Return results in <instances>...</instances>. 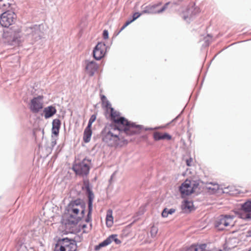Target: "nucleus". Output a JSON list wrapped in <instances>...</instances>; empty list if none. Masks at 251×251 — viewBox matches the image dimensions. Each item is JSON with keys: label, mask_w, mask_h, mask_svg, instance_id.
Listing matches in <instances>:
<instances>
[{"label": "nucleus", "mask_w": 251, "mask_h": 251, "mask_svg": "<svg viewBox=\"0 0 251 251\" xmlns=\"http://www.w3.org/2000/svg\"><path fill=\"white\" fill-rule=\"evenodd\" d=\"M109 243L108 240L105 239L101 243H99L98 245H96L95 246V250L96 251H99L100 250V249L102 247H105L106 246H108V243Z\"/></svg>", "instance_id": "obj_28"}, {"label": "nucleus", "mask_w": 251, "mask_h": 251, "mask_svg": "<svg viewBox=\"0 0 251 251\" xmlns=\"http://www.w3.org/2000/svg\"><path fill=\"white\" fill-rule=\"evenodd\" d=\"M129 24L126 22L123 25H124L125 27H126Z\"/></svg>", "instance_id": "obj_46"}, {"label": "nucleus", "mask_w": 251, "mask_h": 251, "mask_svg": "<svg viewBox=\"0 0 251 251\" xmlns=\"http://www.w3.org/2000/svg\"><path fill=\"white\" fill-rule=\"evenodd\" d=\"M123 142H124V143H127V141L126 140H125V139L123 140Z\"/></svg>", "instance_id": "obj_52"}, {"label": "nucleus", "mask_w": 251, "mask_h": 251, "mask_svg": "<svg viewBox=\"0 0 251 251\" xmlns=\"http://www.w3.org/2000/svg\"><path fill=\"white\" fill-rule=\"evenodd\" d=\"M88 212L87 213V217L85 221L86 223H89L92 220V213L93 211V202H88Z\"/></svg>", "instance_id": "obj_24"}, {"label": "nucleus", "mask_w": 251, "mask_h": 251, "mask_svg": "<svg viewBox=\"0 0 251 251\" xmlns=\"http://www.w3.org/2000/svg\"><path fill=\"white\" fill-rule=\"evenodd\" d=\"M7 4H8L9 6H10V5H11L12 4L11 3H10V2H8L7 3Z\"/></svg>", "instance_id": "obj_51"}, {"label": "nucleus", "mask_w": 251, "mask_h": 251, "mask_svg": "<svg viewBox=\"0 0 251 251\" xmlns=\"http://www.w3.org/2000/svg\"><path fill=\"white\" fill-rule=\"evenodd\" d=\"M106 53V46L104 43L99 42L94 47L92 55L96 60H100Z\"/></svg>", "instance_id": "obj_12"}, {"label": "nucleus", "mask_w": 251, "mask_h": 251, "mask_svg": "<svg viewBox=\"0 0 251 251\" xmlns=\"http://www.w3.org/2000/svg\"><path fill=\"white\" fill-rule=\"evenodd\" d=\"M86 226H87L86 225L84 224L82 226V227L83 228H85L86 227Z\"/></svg>", "instance_id": "obj_49"}, {"label": "nucleus", "mask_w": 251, "mask_h": 251, "mask_svg": "<svg viewBox=\"0 0 251 251\" xmlns=\"http://www.w3.org/2000/svg\"><path fill=\"white\" fill-rule=\"evenodd\" d=\"M83 190H86V193L88 196V202H93L94 198V193L90 187V182L88 179L83 180V186L82 187Z\"/></svg>", "instance_id": "obj_18"}, {"label": "nucleus", "mask_w": 251, "mask_h": 251, "mask_svg": "<svg viewBox=\"0 0 251 251\" xmlns=\"http://www.w3.org/2000/svg\"><path fill=\"white\" fill-rule=\"evenodd\" d=\"M96 118H97L96 115V114H93L90 117L88 122H89L93 124L95 121V120L96 119Z\"/></svg>", "instance_id": "obj_35"}, {"label": "nucleus", "mask_w": 251, "mask_h": 251, "mask_svg": "<svg viewBox=\"0 0 251 251\" xmlns=\"http://www.w3.org/2000/svg\"><path fill=\"white\" fill-rule=\"evenodd\" d=\"M234 217L228 215L220 216L215 222V227L220 230L234 225Z\"/></svg>", "instance_id": "obj_4"}, {"label": "nucleus", "mask_w": 251, "mask_h": 251, "mask_svg": "<svg viewBox=\"0 0 251 251\" xmlns=\"http://www.w3.org/2000/svg\"><path fill=\"white\" fill-rule=\"evenodd\" d=\"M108 31L107 30L104 29L103 31L102 37L104 39H107L108 38Z\"/></svg>", "instance_id": "obj_34"}, {"label": "nucleus", "mask_w": 251, "mask_h": 251, "mask_svg": "<svg viewBox=\"0 0 251 251\" xmlns=\"http://www.w3.org/2000/svg\"><path fill=\"white\" fill-rule=\"evenodd\" d=\"M176 211V209L175 208H171L169 209L168 208H165L163 209L161 215L164 218H166L169 215H172Z\"/></svg>", "instance_id": "obj_25"}, {"label": "nucleus", "mask_w": 251, "mask_h": 251, "mask_svg": "<svg viewBox=\"0 0 251 251\" xmlns=\"http://www.w3.org/2000/svg\"><path fill=\"white\" fill-rule=\"evenodd\" d=\"M6 32L9 34L13 45L19 44L21 29L19 26L15 25H13L6 31Z\"/></svg>", "instance_id": "obj_13"}, {"label": "nucleus", "mask_w": 251, "mask_h": 251, "mask_svg": "<svg viewBox=\"0 0 251 251\" xmlns=\"http://www.w3.org/2000/svg\"><path fill=\"white\" fill-rule=\"evenodd\" d=\"M129 24L126 22L123 25H124L125 27H126Z\"/></svg>", "instance_id": "obj_47"}, {"label": "nucleus", "mask_w": 251, "mask_h": 251, "mask_svg": "<svg viewBox=\"0 0 251 251\" xmlns=\"http://www.w3.org/2000/svg\"><path fill=\"white\" fill-rule=\"evenodd\" d=\"M145 130H153V129L152 128H145L144 129Z\"/></svg>", "instance_id": "obj_45"}, {"label": "nucleus", "mask_w": 251, "mask_h": 251, "mask_svg": "<svg viewBox=\"0 0 251 251\" xmlns=\"http://www.w3.org/2000/svg\"><path fill=\"white\" fill-rule=\"evenodd\" d=\"M129 25L131 24V22H130V21L127 20L126 21Z\"/></svg>", "instance_id": "obj_50"}, {"label": "nucleus", "mask_w": 251, "mask_h": 251, "mask_svg": "<svg viewBox=\"0 0 251 251\" xmlns=\"http://www.w3.org/2000/svg\"><path fill=\"white\" fill-rule=\"evenodd\" d=\"M169 3V2L166 3L160 8H158V7L162 4L161 2H158L153 4H149L145 6H144L145 4H143L141 6V8L143 9L142 10V13L148 14H156L161 13L167 9Z\"/></svg>", "instance_id": "obj_5"}, {"label": "nucleus", "mask_w": 251, "mask_h": 251, "mask_svg": "<svg viewBox=\"0 0 251 251\" xmlns=\"http://www.w3.org/2000/svg\"><path fill=\"white\" fill-rule=\"evenodd\" d=\"M236 191L234 186L230 185L225 188V189H223L222 193H228L230 195H234L237 193Z\"/></svg>", "instance_id": "obj_26"}, {"label": "nucleus", "mask_w": 251, "mask_h": 251, "mask_svg": "<svg viewBox=\"0 0 251 251\" xmlns=\"http://www.w3.org/2000/svg\"><path fill=\"white\" fill-rule=\"evenodd\" d=\"M243 209L246 212H251V201L245 202L242 206Z\"/></svg>", "instance_id": "obj_29"}, {"label": "nucleus", "mask_w": 251, "mask_h": 251, "mask_svg": "<svg viewBox=\"0 0 251 251\" xmlns=\"http://www.w3.org/2000/svg\"><path fill=\"white\" fill-rule=\"evenodd\" d=\"M53 251H57L56 250H55V249H54Z\"/></svg>", "instance_id": "obj_55"}, {"label": "nucleus", "mask_w": 251, "mask_h": 251, "mask_svg": "<svg viewBox=\"0 0 251 251\" xmlns=\"http://www.w3.org/2000/svg\"><path fill=\"white\" fill-rule=\"evenodd\" d=\"M191 162H192V158H190L189 159L186 160V164L188 166H191Z\"/></svg>", "instance_id": "obj_39"}, {"label": "nucleus", "mask_w": 251, "mask_h": 251, "mask_svg": "<svg viewBox=\"0 0 251 251\" xmlns=\"http://www.w3.org/2000/svg\"><path fill=\"white\" fill-rule=\"evenodd\" d=\"M85 70L90 76H93L99 68L98 64L93 60H85Z\"/></svg>", "instance_id": "obj_17"}, {"label": "nucleus", "mask_w": 251, "mask_h": 251, "mask_svg": "<svg viewBox=\"0 0 251 251\" xmlns=\"http://www.w3.org/2000/svg\"><path fill=\"white\" fill-rule=\"evenodd\" d=\"M92 134V130L84 129L83 133V139L85 143H87L90 142Z\"/></svg>", "instance_id": "obj_23"}, {"label": "nucleus", "mask_w": 251, "mask_h": 251, "mask_svg": "<svg viewBox=\"0 0 251 251\" xmlns=\"http://www.w3.org/2000/svg\"><path fill=\"white\" fill-rule=\"evenodd\" d=\"M128 20L130 21V22H131V23L134 21L132 18H129Z\"/></svg>", "instance_id": "obj_44"}, {"label": "nucleus", "mask_w": 251, "mask_h": 251, "mask_svg": "<svg viewBox=\"0 0 251 251\" xmlns=\"http://www.w3.org/2000/svg\"><path fill=\"white\" fill-rule=\"evenodd\" d=\"M199 185V182L198 180H191V189H193V193L195 192L198 186Z\"/></svg>", "instance_id": "obj_30"}, {"label": "nucleus", "mask_w": 251, "mask_h": 251, "mask_svg": "<svg viewBox=\"0 0 251 251\" xmlns=\"http://www.w3.org/2000/svg\"><path fill=\"white\" fill-rule=\"evenodd\" d=\"M181 207L182 210L190 209L191 208L190 202L187 200H185Z\"/></svg>", "instance_id": "obj_31"}, {"label": "nucleus", "mask_w": 251, "mask_h": 251, "mask_svg": "<svg viewBox=\"0 0 251 251\" xmlns=\"http://www.w3.org/2000/svg\"><path fill=\"white\" fill-rule=\"evenodd\" d=\"M56 144V139H52V141L51 142V149L55 146V145Z\"/></svg>", "instance_id": "obj_37"}, {"label": "nucleus", "mask_w": 251, "mask_h": 251, "mask_svg": "<svg viewBox=\"0 0 251 251\" xmlns=\"http://www.w3.org/2000/svg\"><path fill=\"white\" fill-rule=\"evenodd\" d=\"M43 26L42 25H34L31 26L26 27V34L30 35L35 40L40 39L42 36L41 28Z\"/></svg>", "instance_id": "obj_11"}, {"label": "nucleus", "mask_w": 251, "mask_h": 251, "mask_svg": "<svg viewBox=\"0 0 251 251\" xmlns=\"http://www.w3.org/2000/svg\"><path fill=\"white\" fill-rule=\"evenodd\" d=\"M201 46H202V47H203L204 46V44H202Z\"/></svg>", "instance_id": "obj_54"}, {"label": "nucleus", "mask_w": 251, "mask_h": 251, "mask_svg": "<svg viewBox=\"0 0 251 251\" xmlns=\"http://www.w3.org/2000/svg\"><path fill=\"white\" fill-rule=\"evenodd\" d=\"M100 98H101V101L104 102V100H106V97L104 96V95H101V97H100Z\"/></svg>", "instance_id": "obj_41"}, {"label": "nucleus", "mask_w": 251, "mask_h": 251, "mask_svg": "<svg viewBox=\"0 0 251 251\" xmlns=\"http://www.w3.org/2000/svg\"><path fill=\"white\" fill-rule=\"evenodd\" d=\"M181 113L179 114L178 115H177L175 118H174L171 122V123H172V122H175L178 118V117L180 116Z\"/></svg>", "instance_id": "obj_43"}, {"label": "nucleus", "mask_w": 251, "mask_h": 251, "mask_svg": "<svg viewBox=\"0 0 251 251\" xmlns=\"http://www.w3.org/2000/svg\"><path fill=\"white\" fill-rule=\"evenodd\" d=\"M86 203L83 200L82 204L80 207V216L76 217L73 214H70L69 216L67 219H64L63 223L67 225L75 226L76 225L79 221H80L82 218L84 217L86 212Z\"/></svg>", "instance_id": "obj_6"}, {"label": "nucleus", "mask_w": 251, "mask_h": 251, "mask_svg": "<svg viewBox=\"0 0 251 251\" xmlns=\"http://www.w3.org/2000/svg\"><path fill=\"white\" fill-rule=\"evenodd\" d=\"M16 15L14 12L7 11L2 13L0 17V24L2 26L9 27L12 25L16 19Z\"/></svg>", "instance_id": "obj_10"}, {"label": "nucleus", "mask_w": 251, "mask_h": 251, "mask_svg": "<svg viewBox=\"0 0 251 251\" xmlns=\"http://www.w3.org/2000/svg\"><path fill=\"white\" fill-rule=\"evenodd\" d=\"M203 66H204V62H203V63H202V67H203Z\"/></svg>", "instance_id": "obj_53"}, {"label": "nucleus", "mask_w": 251, "mask_h": 251, "mask_svg": "<svg viewBox=\"0 0 251 251\" xmlns=\"http://www.w3.org/2000/svg\"><path fill=\"white\" fill-rule=\"evenodd\" d=\"M179 191L182 198L189 196L193 193V189H191V180L186 179L179 186Z\"/></svg>", "instance_id": "obj_16"}, {"label": "nucleus", "mask_w": 251, "mask_h": 251, "mask_svg": "<svg viewBox=\"0 0 251 251\" xmlns=\"http://www.w3.org/2000/svg\"><path fill=\"white\" fill-rule=\"evenodd\" d=\"M223 188L215 182H206L205 183V192L209 194H216L222 193Z\"/></svg>", "instance_id": "obj_15"}, {"label": "nucleus", "mask_w": 251, "mask_h": 251, "mask_svg": "<svg viewBox=\"0 0 251 251\" xmlns=\"http://www.w3.org/2000/svg\"><path fill=\"white\" fill-rule=\"evenodd\" d=\"M82 199L78 198L72 200L65 208V215L66 216L74 214L77 215L80 211V207L82 204Z\"/></svg>", "instance_id": "obj_9"}, {"label": "nucleus", "mask_w": 251, "mask_h": 251, "mask_svg": "<svg viewBox=\"0 0 251 251\" xmlns=\"http://www.w3.org/2000/svg\"><path fill=\"white\" fill-rule=\"evenodd\" d=\"M113 220L112 211L111 210H108L106 217V225L107 226L110 227L112 226Z\"/></svg>", "instance_id": "obj_22"}, {"label": "nucleus", "mask_w": 251, "mask_h": 251, "mask_svg": "<svg viewBox=\"0 0 251 251\" xmlns=\"http://www.w3.org/2000/svg\"><path fill=\"white\" fill-rule=\"evenodd\" d=\"M200 12L199 7L195 3L189 5L182 12V18L187 23H190Z\"/></svg>", "instance_id": "obj_7"}, {"label": "nucleus", "mask_w": 251, "mask_h": 251, "mask_svg": "<svg viewBox=\"0 0 251 251\" xmlns=\"http://www.w3.org/2000/svg\"><path fill=\"white\" fill-rule=\"evenodd\" d=\"M112 123L110 125L111 129L119 133H123L128 136L140 133L143 128L141 125H136L134 123L128 121L126 118L120 116L119 112L114 110L111 108L110 114Z\"/></svg>", "instance_id": "obj_1"}, {"label": "nucleus", "mask_w": 251, "mask_h": 251, "mask_svg": "<svg viewBox=\"0 0 251 251\" xmlns=\"http://www.w3.org/2000/svg\"><path fill=\"white\" fill-rule=\"evenodd\" d=\"M56 109L52 105L48 106L43 109L44 116L46 119H48L52 117L56 113Z\"/></svg>", "instance_id": "obj_19"}, {"label": "nucleus", "mask_w": 251, "mask_h": 251, "mask_svg": "<svg viewBox=\"0 0 251 251\" xmlns=\"http://www.w3.org/2000/svg\"><path fill=\"white\" fill-rule=\"evenodd\" d=\"M157 231H158L157 227L155 226H152L151 227V231H150L151 236L152 237H154L156 236V235L157 233Z\"/></svg>", "instance_id": "obj_32"}, {"label": "nucleus", "mask_w": 251, "mask_h": 251, "mask_svg": "<svg viewBox=\"0 0 251 251\" xmlns=\"http://www.w3.org/2000/svg\"><path fill=\"white\" fill-rule=\"evenodd\" d=\"M105 106L107 108H109L110 110H111V108H112L111 107V105L110 103V102L108 101V100H106V104L105 105Z\"/></svg>", "instance_id": "obj_36"}, {"label": "nucleus", "mask_w": 251, "mask_h": 251, "mask_svg": "<svg viewBox=\"0 0 251 251\" xmlns=\"http://www.w3.org/2000/svg\"><path fill=\"white\" fill-rule=\"evenodd\" d=\"M61 124V121L59 119H55L52 121L51 128L52 134L56 136L58 135Z\"/></svg>", "instance_id": "obj_20"}, {"label": "nucleus", "mask_w": 251, "mask_h": 251, "mask_svg": "<svg viewBox=\"0 0 251 251\" xmlns=\"http://www.w3.org/2000/svg\"><path fill=\"white\" fill-rule=\"evenodd\" d=\"M208 39H207V41H208V42H209L210 41H211L212 40V37L211 36H208ZM209 45V43H207L205 42V45Z\"/></svg>", "instance_id": "obj_42"}, {"label": "nucleus", "mask_w": 251, "mask_h": 251, "mask_svg": "<svg viewBox=\"0 0 251 251\" xmlns=\"http://www.w3.org/2000/svg\"><path fill=\"white\" fill-rule=\"evenodd\" d=\"M116 132L111 128L106 127L103 129L101 132L102 141L110 147H117L119 145L120 141L124 138V136Z\"/></svg>", "instance_id": "obj_2"}, {"label": "nucleus", "mask_w": 251, "mask_h": 251, "mask_svg": "<svg viewBox=\"0 0 251 251\" xmlns=\"http://www.w3.org/2000/svg\"><path fill=\"white\" fill-rule=\"evenodd\" d=\"M86 160L91 162V160L85 158L82 161L73 164L72 169L76 175L81 176H86L89 174L90 168L85 162Z\"/></svg>", "instance_id": "obj_8"}, {"label": "nucleus", "mask_w": 251, "mask_h": 251, "mask_svg": "<svg viewBox=\"0 0 251 251\" xmlns=\"http://www.w3.org/2000/svg\"><path fill=\"white\" fill-rule=\"evenodd\" d=\"M92 125V123H91L90 122H88L87 126H86V127L85 128V129H87V130H91Z\"/></svg>", "instance_id": "obj_38"}, {"label": "nucleus", "mask_w": 251, "mask_h": 251, "mask_svg": "<svg viewBox=\"0 0 251 251\" xmlns=\"http://www.w3.org/2000/svg\"><path fill=\"white\" fill-rule=\"evenodd\" d=\"M106 240H109V243H108L109 245L112 241H114L116 244L118 245L121 243V241L117 238V234H112L108 236Z\"/></svg>", "instance_id": "obj_27"}, {"label": "nucleus", "mask_w": 251, "mask_h": 251, "mask_svg": "<svg viewBox=\"0 0 251 251\" xmlns=\"http://www.w3.org/2000/svg\"><path fill=\"white\" fill-rule=\"evenodd\" d=\"M201 79H202V80H201V84H202L204 81V76H203V75L201 76Z\"/></svg>", "instance_id": "obj_48"}, {"label": "nucleus", "mask_w": 251, "mask_h": 251, "mask_svg": "<svg viewBox=\"0 0 251 251\" xmlns=\"http://www.w3.org/2000/svg\"><path fill=\"white\" fill-rule=\"evenodd\" d=\"M144 13H142V11L140 12H135L132 16V19L133 20L135 21L136 19H137L138 18H139L142 14Z\"/></svg>", "instance_id": "obj_33"}, {"label": "nucleus", "mask_w": 251, "mask_h": 251, "mask_svg": "<svg viewBox=\"0 0 251 251\" xmlns=\"http://www.w3.org/2000/svg\"><path fill=\"white\" fill-rule=\"evenodd\" d=\"M249 251H251V249Z\"/></svg>", "instance_id": "obj_56"}, {"label": "nucleus", "mask_w": 251, "mask_h": 251, "mask_svg": "<svg viewBox=\"0 0 251 251\" xmlns=\"http://www.w3.org/2000/svg\"><path fill=\"white\" fill-rule=\"evenodd\" d=\"M153 139L155 141L165 139L170 140L172 139V136L166 132L162 134L160 132L155 131L153 133Z\"/></svg>", "instance_id": "obj_21"}, {"label": "nucleus", "mask_w": 251, "mask_h": 251, "mask_svg": "<svg viewBox=\"0 0 251 251\" xmlns=\"http://www.w3.org/2000/svg\"><path fill=\"white\" fill-rule=\"evenodd\" d=\"M43 97L38 96L34 97L30 101L29 109L33 113H38L43 108V104L41 101Z\"/></svg>", "instance_id": "obj_14"}, {"label": "nucleus", "mask_w": 251, "mask_h": 251, "mask_svg": "<svg viewBox=\"0 0 251 251\" xmlns=\"http://www.w3.org/2000/svg\"><path fill=\"white\" fill-rule=\"evenodd\" d=\"M125 26L124 25H123V26L121 27V28L120 29V30L116 33H115V36H117L118 35L122 30H123L125 28Z\"/></svg>", "instance_id": "obj_40"}, {"label": "nucleus", "mask_w": 251, "mask_h": 251, "mask_svg": "<svg viewBox=\"0 0 251 251\" xmlns=\"http://www.w3.org/2000/svg\"><path fill=\"white\" fill-rule=\"evenodd\" d=\"M77 248L75 240L65 237L58 239L54 249L57 251H76Z\"/></svg>", "instance_id": "obj_3"}]
</instances>
